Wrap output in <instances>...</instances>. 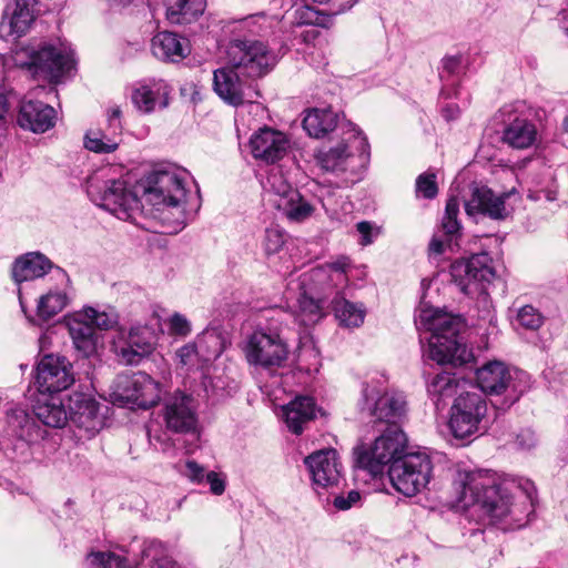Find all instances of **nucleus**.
Returning a JSON list of instances; mask_svg holds the SVG:
<instances>
[{"mask_svg":"<svg viewBox=\"0 0 568 568\" xmlns=\"http://www.w3.org/2000/svg\"><path fill=\"white\" fill-rule=\"evenodd\" d=\"M144 195L154 206H162L163 210L176 209L183 213L180 209L186 201L184 178L174 170L155 171L148 178Z\"/></svg>","mask_w":568,"mask_h":568,"instance_id":"nucleus-12","label":"nucleus"},{"mask_svg":"<svg viewBox=\"0 0 568 568\" xmlns=\"http://www.w3.org/2000/svg\"><path fill=\"white\" fill-rule=\"evenodd\" d=\"M69 420L78 429L81 438L94 437L105 423L102 406L91 394L74 392L69 396Z\"/></svg>","mask_w":568,"mask_h":568,"instance_id":"nucleus-14","label":"nucleus"},{"mask_svg":"<svg viewBox=\"0 0 568 568\" xmlns=\"http://www.w3.org/2000/svg\"><path fill=\"white\" fill-rule=\"evenodd\" d=\"M241 71L230 64L215 70L213 74L214 91L225 103L233 106L252 102V97L246 93L245 82L241 80Z\"/></svg>","mask_w":568,"mask_h":568,"instance_id":"nucleus-25","label":"nucleus"},{"mask_svg":"<svg viewBox=\"0 0 568 568\" xmlns=\"http://www.w3.org/2000/svg\"><path fill=\"white\" fill-rule=\"evenodd\" d=\"M458 109L454 105H448L443 110V114L447 120L456 118Z\"/></svg>","mask_w":568,"mask_h":568,"instance_id":"nucleus-62","label":"nucleus"},{"mask_svg":"<svg viewBox=\"0 0 568 568\" xmlns=\"http://www.w3.org/2000/svg\"><path fill=\"white\" fill-rule=\"evenodd\" d=\"M6 433L23 446H29L43 439L47 432L37 424L27 409L13 407L7 412Z\"/></svg>","mask_w":568,"mask_h":568,"instance_id":"nucleus-26","label":"nucleus"},{"mask_svg":"<svg viewBox=\"0 0 568 568\" xmlns=\"http://www.w3.org/2000/svg\"><path fill=\"white\" fill-rule=\"evenodd\" d=\"M316 405L312 397L297 396L283 406V417L287 428L296 434H302L304 425L316 417Z\"/></svg>","mask_w":568,"mask_h":568,"instance_id":"nucleus-34","label":"nucleus"},{"mask_svg":"<svg viewBox=\"0 0 568 568\" xmlns=\"http://www.w3.org/2000/svg\"><path fill=\"white\" fill-rule=\"evenodd\" d=\"M245 357L250 364L262 367L281 366L287 358V347L276 334L255 331L246 341Z\"/></svg>","mask_w":568,"mask_h":568,"instance_id":"nucleus-16","label":"nucleus"},{"mask_svg":"<svg viewBox=\"0 0 568 568\" xmlns=\"http://www.w3.org/2000/svg\"><path fill=\"white\" fill-rule=\"evenodd\" d=\"M120 115H121V110L119 108H112L110 111H109V115H108V121H109V125L112 130H114V132H121V122H120Z\"/></svg>","mask_w":568,"mask_h":568,"instance_id":"nucleus-59","label":"nucleus"},{"mask_svg":"<svg viewBox=\"0 0 568 568\" xmlns=\"http://www.w3.org/2000/svg\"><path fill=\"white\" fill-rule=\"evenodd\" d=\"M227 63L246 78H261L277 62L276 54L268 45L255 39H234L229 43Z\"/></svg>","mask_w":568,"mask_h":568,"instance_id":"nucleus-8","label":"nucleus"},{"mask_svg":"<svg viewBox=\"0 0 568 568\" xmlns=\"http://www.w3.org/2000/svg\"><path fill=\"white\" fill-rule=\"evenodd\" d=\"M119 132L112 130L105 133L101 130H90L84 138V146L87 150L95 153H112L119 146Z\"/></svg>","mask_w":568,"mask_h":568,"instance_id":"nucleus-40","label":"nucleus"},{"mask_svg":"<svg viewBox=\"0 0 568 568\" xmlns=\"http://www.w3.org/2000/svg\"><path fill=\"white\" fill-rule=\"evenodd\" d=\"M346 123H338V115L329 109H314L304 118L303 128L308 135L320 139L335 129L341 131Z\"/></svg>","mask_w":568,"mask_h":568,"instance_id":"nucleus-38","label":"nucleus"},{"mask_svg":"<svg viewBox=\"0 0 568 568\" xmlns=\"http://www.w3.org/2000/svg\"><path fill=\"white\" fill-rule=\"evenodd\" d=\"M406 444V435L398 426H387L372 445L362 444L354 448L355 464L372 475H377L385 465L405 454Z\"/></svg>","mask_w":568,"mask_h":568,"instance_id":"nucleus-7","label":"nucleus"},{"mask_svg":"<svg viewBox=\"0 0 568 568\" xmlns=\"http://www.w3.org/2000/svg\"><path fill=\"white\" fill-rule=\"evenodd\" d=\"M18 124L34 133H43L55 123L54 109L42 101L24 98L19 108Z\"/></svg>","mask_w":568,"mask_h":568,"instance_id":"nucleus-28","label":"nucleus"},{"mask_svg":"<svg viewBox=\"0 0 568 568\" xmlns=\"http://www.w3.org/2000/svg\"><path fill=\"white\" fill-rule=\"evenodd\" d=\"M335 316L345 327H358L364 323L365 308L344 298L334 302Z\"/></svg>","mask_w":568,"mask_h":568,"instance_id":"nucleus-41","label":"nucleus"},{"mask_svg":"<svg viewBox=\"0 0 568 568\" xmlns=\"http://www.w3.org/2000/svg\"><path fill=\"white\" fill-rule=\"evenodd\" d=\"M265 187L273 193V203L291 221L302 222L308 219L314 209L292 187L278 169H272L266 178Z\"/></svg>","mask_w":568,"mask_h":568,"instance_id":"nucleus-13","label":"nucleus"},{"mask_svg":"<svg viewBox=\"0 0 568 568\" xmlns=\"http://www.w3.org/2000/svg\"><path fill=\"white\" fill-rule=\"evenodd\" d=\"M161 392V385L158 382L146 373L138 372L119 381L116 396L123 403L149 408L158 404Z\"/></svg>","mask_w":568,"mask_h":568,"instance_id":"nucleus-19","label":"nucleus"},{"mask_svg":"<svg viewBox=\"0 0 568 568\" xmlns=\"http://www.w3.org/2000/svg\"><path fill=\"white\" fill-rule=\"evenodd\" d=\"M295 21L297 24H310L326 28L328 18L312 7L303 6L295 10Z\"/></svg>","mask_w":568,"mask_h":568,"instance_id":"nucleus-47","label":"nucleus"},{"mask_svg":"<svg viewBox=\"0 0 568 568\" xmlns=\"http://www.w3.org/2000/svg\"><path fill=\"white\" fill-rule=\"evenodd\" d=\"M459 203L456 197L448 199L445 207V214L442 220V229L448 236H455L460 231V223L457 220Z\"/></svg>","mask_w":568,"mask_h":568,"instance_id":"nucleus-46","label":"nucleus"},{"mask_svg":"<svg viewBox=\"0 0 568 568\" xmlns=\"http://www.w3.org/2000/svg\"><path fill=\"white\" fill-rule=\"evenodd\" d=\"M87 568H128V560L113 552H91L85 558Z\"/></svg>","mask_w":568,"mask_h":568,"instance_id":"nucleus-44","label":"nucleus"},{"mask_svg":"<svg viewBox=\"0 0 568 568\" xmlns=\"http://www.w3.org/2000/svg\"><path fill=\"white\" fill-rule=\"evenodd\" d=\"M52 268L55 267L48 257L41 253L32 252L16 260L12 265V277L17 284H21L42 277Z\"/></svg>","mask_w":568,"mask_h":568,"instance_id":"nucleus-35","label":"nucleus"},{"mask_svg":"<svg viewBox=\"0 0 568 568\" xmlns=\"http://www.w3.org/2000/svg\"><path fill=\"white\" fill-rule=\"evenodd\" d=\"M511 106L501 110L503 114H508V123L505 124L501 139L514 149H527L536 141V126L526 118L515 115L511 119Z\"/></svg>","mask_w":568,"mask_h":568,"instance_id":"nucleus-29","label":"nucleus"},{"mask_svg":"<svg viewBox=\"0 0 568 568\" xmlns=\"http://www.w3.org/2000/svg\"><path fill=\"white\" fill-rule=\"evenodd\" d=\"M361 504V494L358 490H349L346 495L342 494L334 498L333 505L338 510H348Z\"/></svg>","mask_w":568,"mask_h":568,"instance_id":"nucleus-52","label":"nucleus"},{"mask_svg":"<svg viewBox=\"0 0 568 568\" xmlns=\"http://www.w3.org/2000/svg\"><path fill=\"white\" fill-rule=\"evenodd\" d=\"M361 407L374 424L398 426L406 415V398L396 390L381 393L373 385H365L362 392Z\"/></svg>","mask_w":568,"mask_h":568,"instance_id":"nucleus-11","label":"nucleus"},{"mask_svg":"<svg viewBox=\"0 0 568 568\" xmlns=\"http://www.w3.org/2000/svg\"><path fill=\"white\" fill-rule=\"evenodd\" d=\"M40 393L59 394L74 383L72 364L63 356L45 355L37 366Z\"/></svg>","mask_w":568,"mask_h":568,"instance_id":"nucleus-18","label":"nucleus"},{"mask_svg":"<svg viewBox=\"0 0 568 568\" xmlns=\"http://www.w3.org/2000/svg\"><path fill=\"white\" fill-rule=\"evenodd\" d=\"M151 50L162 61L180 62L190 54L191 47L187 39L163 31L152 38Z\"/></svg>","mask_w":568,"mask_h":568,"instance_id":"nucleus-32","label":"nucleus"},{"mask_svg":"<svg viewBox=\"0 0 568 568\" xmlns=\"http://www.w3.org/2000/svg\"><path fill=\"white\" fill-rule=\"evenodd\" d=\"M454 486L458 494V503L464 507H478L489 523L504 520L513 513L510 497L498 484L495 473L486 469L456 473Z\"/></svg>","mask_w":568,"mask_h":568,"instance_id":"nucleus-2","label":"nucleus"},{"mask_svg":"<svg viewBox=\"0 0 568 568\" xmlns=\"http://www.w3.org/2000/svg\"><path fill=\"white\" fill-rule=\"evenodd\" d=\"M459 388V381L454 374L443 372L437 374L428 384V393L438 399L452 397Z\"/></svg>","mask_w":568,"mask_h":568,"instance_id":"nucleus-43","label":"nucleus"},{"mask_svg":"<svg viewBox=\"0 0 568 568\" xmlns=\"http://www.w3.org/2000/svg\"><path fill=\"white\" fill-rule=\"evenodd\" d=\"M69 334L77 352L83 357L97 354L100 336L94 327L87 322L80 313L67 321Z\"/></svg>","mask_w":568,"mask_h":568,"instance_id":"nucleus-33","label":"nucleus"},{"mask_svg":"<svg viewBox=\"0 0 568 568\" xmlns=\"http://www.w3.org/2000/svg\"><path fill=\"white\" fill-rule=\"evenodd\" d=\"M318 36V31L315 29L307 30L303 33V40L305 42L314 41Z\"/></svg>","mask_w":568,"mask_h":568,"instance_id":"nucleus-63","label":"nucleus"},{"mask_svg":"<svg viewBox=\"0 0 568 568\" xmlns=\"http://www.w3.org/2000/svg\"><path fill=\"white\" fill-rule=\"evenodd\" d=\"M197 345L202 347L203 345L212 346L211 355L213 357H217L223 352V344L220 334L214 329L205 331L202 336L197 341Z\"/></svg>","mask_w":568,"mask_h":568,"instance_id":"nucleus-51","label":"nucleus"},{"mask_svg":"<svg viewBox=\"0 0 568 568\" xmlns=\"http://www.w3.org/2000/svg\"><path fill=\"white\" fill-rule=\"evenodd\" d=\"M316 489L337 486L342 479V465L333 448L321 449L304 460Z\"/></svg>","mask_w":568,"mask_h":568,"instance_id":"nucleus-22","label":"nucleus"},{"mask_svg":"<svg viewBox=\"0 0 568 568\" xmlns=\"http://www.w3.org/2000/svg\"><path fill=\"white\" fill-rule=\"evenodd\" d=\"M438 187L434 173H423L416 179V193L425 199H434Z\"/></svg>","mask_w":568,"mask_h":568,"instance_id":"nucleus-49","label":"nucleus"},{"mask_svg":"<svg viewBox=\"0 0 568 568\" xmlns=\"http://www.w3.org/2000/svg\"><path fill=\"white\" fill-rule=\"evenodd\" d=\"M205 481L210 485V490L212 494L220 496L225 490V479L222 478L215 471H207L205 476Z\"/></svg>","mask_w":568,"mask_h":568,"instance_id":"nucleus-56","label":"nucleus"},{"mask_svg":"<svg viewBox=\"0 0 568 568\" xmlns=\"http://www.w3.org/2000/svg\"><path fill=\"white\" fill-rule=\"evenodd\" d=\"M87 192L91 201L110 211L123 221L135 220L141 203L124 180L111 179L104 171H99L87 181Z\"/></svg>","mask_w":568,"mask_h":568,"instance_id":"nucleus-3","label":"nucleus"},{"mask_svg":"<svg viewBox=\"0 0 568 568\" xmlns=\"http://www.w3.org/2000/svg\"><path fill=\"white\" fill-rule=\"evenodd\" d=\"M342 140L328 150L318 151L316 159L321 168L329 172H356L368 158V143L355 124L341 126Z\"/></svg>","mask_w":568,"mask_h":568,"instance_id":"nucleus-4","label":"nucleus"},{"mask_svg":"<svg viewBox=\"0 0 568 568\" xmlns=\"http://www.w3.org/2000/svg\"><path fill=\"white\" fill-rule=\"evenodd\" d=\"M515 194V189L495 194L485 185L473 184L470 196L465 201V211L469 216L483 215L501 221L509 216L510 211L506 201Z\"/></svg>","mask_w":568,"mask_h":568,"instance_id":"nucleus-17","label":"nucleus"},{"mask_svg":"<svg viewBox=\"0 0 568 568\" xmlns=\"http://www.w3.org/2000/svg\"><path fill=\"white\" fill-rule=\"evenodd\" d=\"M160 417L165 429L173 434L201 436L199 402L189 393L175 390L163 398Z\"/></svg>","mask_w":568,"mask_h":568,"instance_id":"nucleus-9","label":"nucleus"},{"mask_svg":"<svg viewBox=\"0 0 568 568\" xmlns=\"http://www.w3.org/2000/svg\"><path fill=\"white\" fill-rule=\"evenodd\" d=\"M356 230L361 234V244L363 246L373 243L374 233L378 234V229H375L371 222L362 221L356 224Z\"/></svg>","mask_w":568,"mask_h":568,"instance_id":"nucleus-55","label":"nucleus"},{"mask_svg":"<svg viewBox=\"0 0 568 568\" xmlns=\"http://www.w3.org/2000/svg\"><path fill=\"white\" fill-rule=\"evenodd\" d=\"M80 314L94 329H110L118 323V315L113 311L100 312L93 307H87Z\"/></svg>","mask_w":568,"mask_h":568,"instance_id":"nucleus-45","label":"nucleus"},{"mask_svg":"<svg viewBox=\"0 0 568 568\" xmlns=\"http://www.w3.org/2000/svg\"><path fill=\"white\" fill-rule=\"evenodd\" d=\"M490 424L488 405L477 392L462 393L452 406L449 427L456 438L485 433Z\"/></svg>","mask_w":568,"mask_h":568,"instance_id":"nucleus-10","label":"nucleus"},{"mask_svg":"<svg viewBox=\"0 0 568 568\" xmlns=\"http://www.w3.org/2000/svg\"><path fill=\"white\" fill-rule=\"evenodd\" d=\"M169 329L172 334L185 336L190 333V322L182 314L175 313L169 320Z\"/></svg>","mask_w":568,"mask_h":568,"instance_id":"nucleus-53","label":"nucleus"},{"mask_svg":"<svg viewBox=\"0 0 568 568\" xmlns=\"http://www.w3.org/2000/svg\"><path fill=\"white\" fill-rule=\"evenodd\" d=\"M16 63L42 75L50 82H58L73 67L71 51L61 42L44 43L39 49H22L16 52Z\"/></svg>","mask_w":568,"mask_h":568,"instance_id":"nucleus-6","label":"nucleus"},{"mask_svg":"<svg viewBox=\"0 0 568 568\" xmlns=\"http://www.w3.org/2000/svg\"><path fill=\"white\" fill-rule=\"evenodd\" d=\"M433 470V460L426 452H408L389 465L388 477L398 493L413 497L427 487Z\"/></svg>","mask_w":568,"mask_h":568,"instance_id":"nucleus-5","label":"nucleus"},{"mask_svg":"<svg viewBox=\"0 0 568 568\" xmlns=\"http://www.w3.org/2000/svg\"><path fill=\"white\" fill-rule=\"evenodd\" d=\"M250 148L256 160L268 164L283 159L290 149V141L284 133L264 126L251 136Z\"/></svg>","mask_w":568,"mask_h":568,"instance_id":"nucleus-23","label":"nucleus"},{"mask_svg":"<svg viewBox=\"0 0 568 568\" xmlns=\"http://www.w3.org/2000/svg\"><path fill=\"white\" fill-rule=\"evenodd\" d=\"M113 349L122 364L138 365L153 351L151 332L144 326L131 327L128 332L120 329Z\"/></svg>","mask_w":568,"mask_h":568,"instance_id":"nucleus-20","label":"nucleus"},{"mask_svg":"<svg viewBox=\"0 0 568 568\" xmlns=\"http://www.w3.org/2000/svg\"><path fill=\"white\" fill-rule=\"evenodd\" d=\"M284 243L285 234L281 229L276 226L266 229L264 236V248L267 254L277 253Z\"/></svg>","mask_w":568,"mask_h":568,"instance_id":"nucleus-50","label":"nucleus"},{"mask_svg":"<svg viewBox=\"0 0 568 568\" xmlns=\"http://www.w3.org/2000/svg\"><path fill=\"white\" fill-rule=\"evenodd\" d=\"M171 88L164 80H150L136 88L132 93V102L139 111L150 113L156 105L166 108Z\"/></svg>","mask_w":568,"mask_h":568,"instance_id":"nucleus-31","label":"nucleus"},{"mask_svg":"<svg viewBox=\"0 0 568 568\" xmlns=\"http://www.w3.org/2000/svg\"><path fill=\"white\" fill-rule=\"evenodd\" d=\"M323 300L315 295L298 293L296 316L302 325H314L323 317Z\"/></svg>","mask_w":568,"mask_h":568,"instance_id":"nucleus-39","label":"nucleus"},{"mask_svg":"<svg viewBox=\"0 0 568 568\" xmlns=\"http://www.w3.org/2000/svg\"><path fill=\"white\" fill-rule=\"evenodd\" d=\"M142 558L151 560V568H181L171 557L164 544L158 540L143 542Z\"/></svg>","mask_w":568,"mask_h":568,"instance_id":"nucleus-42","label":"nucleus"},{"mask_svg":"<svg viewBox=\"0 0 568 568\" xmlns=\"http://www.w3.org/2000/svg\"><path fill=\"white\" fill-rule=\"evenodd\" d=\"M445 243L438 237L434 236L429 243V252L439 255L444 252Z\"/></svg>","mask_w":568,"mask_h":568,"instance_id":"nucleus-60","label":"nucleus"},{"mask_svg":"<svg viewBox=\"0 0 568 568\" xmlns=\"http://www.w3.org/2000/svg\"><path fill=\"white\" fill-rule=\"evenodd\" d=\"M490 263L488 254H475L469 258L455 261L450 265V275L460 291L468 294L471 285L490 282L495 277Z\"/></svg>","mask_w":568,"mask_h":568,"instance_id":"nucleus-21","label":"nucleus"},{"mask_svg":"<svg viewBox=\"0 0 568 568\" xmlns=\"http://www.w3.org/2000/svg\"><path fill=\"white\" fill-rule=\"evenodd\" d=\"M33 412L37 418L48 427L61 428L69 420V407H65L59 394L40 393Z\"/></svg>","mask_w":568,"mask_h":568,"instance_id":"nucleus-30","label":"nucleus"},{"mask_svg":"<svg viewBox=\"0 0 568 568\" xmlns=\"http://www.w3.org/2000/svg\"><path fill=\"white\" fill-rule=\"evenodd\" d=\"M517 321L523 327L536 331L542 325L544 317L531 305H525L518 311Z\"/></svg>","mask_w":568,"mask_h":568,"instance_id":"nucleus-48","label":"nucleus"},{"mask_svg":"<svg viewBox=\"0 0 568 568\" xmlns=\"http://www.w3.org/2000/svg\"><path fill=\"white\" fill-rule=\"evenodd\" d=\"M166 19L174 24L195 21L205 9L204 0H163Z\"/></svg>","mask_w":568,"mask_h":568,"instance_id":"nucleus-37","label":"nucleus"},{"mask_svg":"<svg viewBox=\"0 0 568 568\" xmlns=\"http://www.w3.org/2000/svg\"><path fill=\"white\" fill-rule=\"evenodd\" d=\"M132 0H109L112 7H126Z\"/></svg>","mask_w":568,"mask_h":568,"instance_id":"nucleus-64","label":"nucleus"},{"mask_svg":"<svg viewBox=\"0 0 568 568\" xmlns=\"http://www.w3.org/2000/svg\"><path fill=\"white\" fill-rule=\"evenodd\" d=\"M36 0H12L6 6L0 22L3 37L20 38L24 36L34 21Z\"/></svg>","mask_w":568,"mask_h":568,"instance_id":"nucleus-24","label":"nucleus"},{"mask_svg":"<svg viewBox=\"0 0 568 568\" xmlns=\"http://www.w3.org/2000/svg\"><path fill=\"white\" fill-rule=\"evenodd\" d=\"M51 277L55 280L57 285L42 294L37 304V316L42 321H49L62 312L69 304L67 287L70 278L64 270L55 267Z\"/></svg>","mask_w":568,"mask_h":568,"instance_id":"nucleus-27","label":"nucleus"},{"mask_svg":"<svg viewBox=\"0 0 568 568\" xmlns=\"http://www.w3.org/2000/svg\"><path fill=\"white\" fill-rule=\"evenodd\" d=\"M459 65V59L456 57H448L443 60V68L448 73L455 72L457 67Z\"/></svg>","mask_w":568,"mask_h":568,"instance_id":"nucleus-61","label":"nucleus"},{"mask_svg":"<svg viewBox=\"0 0 568 568\" xmlns=\"http://www.w3.org/2000/svg\"><path fill=\"white\" fill-rule=\"evenodd\" d=\"M184 475L194 484H202L205 480V469L195 460H187L185 463Z\"/></svg>","mask_w":568,"mask_h":568,"instance_id":"nucleus-54","label":"nucleus"},{"mask_svg":"<svg viewBox=\"0 0 568 568\" xmlns=\"http://www.w3.org/2000/svg\"><path fill=\"white\" fill-rule=\"evenodd\" d=\"M418 329L430 333L425 355L436 363L463 365L471 357L465 343L459 337L463 326L459 317L438 308L424 306L415 318Z\"/></svg>","mask_w":568,"mask_h":568,"instance_id":"nucleus-1","label":"nucleus"},{"mask_svg":"<svg viewBox=\"0 0 568 568\" xmlns=\"http://www.w3.org/2000/svg\"><path fill=\"white\" fill-rule=\"evenodd\" d=\"M346 281L345 264L336 262L326 266H318L302 273L297 280H291L290 290L298 293L315 295L323 298L337 284Z\"/></svg>","mask_w":568,"mask_h":568,"instance_id":"nucleus-15","label":"nucleus"},{"mask_svg":"<svg viewBox=\"0 0 568 568\" xmlns=\"http://www.w3.org/2000/svg\"><path fill=\"white\" fill-rule=\"evenodd\" d=\"M511 379L509 369L500 362H490L478 368L476 381L484 393L500 394Z\"/></svg>","mask_w":568,"mask_h":568,"instance_id":"nucleus-36","label":"nucleus"},{"mask_svg":"<svg viewBox=\"0 0 568 568\" xmlns=\"http://www.w3.org/2000/svg\"><path fill=\"white\" fill-rule=\"evenodd\" d=\"M12 93L7 91H0V121H3L9 113L11 108V98Z\"/></svg>","mask_w":568,"mask_h":568,"instance_id":"nucleus-58","label":"nucleus"},{"mask_svg":"<svg viewBox=\"0 0 568 568\" xmlns=\"http://www.w3.org/2000/svg\"><path fill=\"white\" fill-rule=\"evenodd\" d=\"M195 356L196 345L193 344H186L179 348L176 352L179 363L183 366L192 364Z\"/></svg>","mask_w":568,"mask_h":568,"instance_id":"nucleus-57","label":"nucleus"}]
</instances>
